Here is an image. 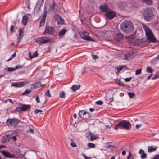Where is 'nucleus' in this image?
<instances>
[{
	"mask_svg": "<svg viewBox=\"0 0 159 159\" xmlns=\"http://www.w3.org/2000/svg\"><path fill=\"white\" fill-rule=\"evenodd\" d=\"M120 28L122 31L128 34L133 31L134 25L130 21L125 20L121 23Z\"/></svg>",
	"mask_w": 159,
	"mask_h": 159,
	"instance_id": "1",
	"label": "nucleus"
},
{
	"mask_svg": "<svg viewBox=\"0 0 159 159\" xmlns=\"http://www.w3.org/2000/svg\"><path fill=\"white\" fill-rule=\"evenodd\" d=\"M143 14L145 20L147 21H149L154 16L153 10L151 8H146L143 10Z\"/></svg>",
	"mask_w": 159,
	"mask_h": 159,
	"instance_id": "2",
	"label": "nucleus"
},
{
	"mask_svg": "<svg viewBox=\"0 0 159 159\" xmlns=\"http://www.w3.org/2000/svg\"><path fill=\"white\" fill-rule=\"evenodd\" d=\"M143 27L148 41L152 42H155L156 39L151 30L148 27L145 25L143 26Z\"/></svg>",
	"mask_w": 159,
	"mask_h": 159,
	"instance_id": "3",
	"label": "nucleus"
},
{
	"mask_svg": "<svg viewBox=\"0 0 159 159\" xmlns=\"http://www.w3.org/2000/svg\"><path fill=\"white\" fill-rule=\"evenodd\" d=\"M36 41L39 44H46L51 41V39L47 37H39L36 39Z\"/></svg>",
	"mask_w": 159,
	"mask_h": 159,
	"instance_id": "4",
	"label": "nucleus"
},
{
	"mask_svg": "<svg viewBox=\"0 0 159 159\" xmlns=\"http://www.w3.org/2000/svg\"><path fill=\"white\" fill-rule=\"evenodd\" d=\"M0 152L4 157L7 158H13L15 157L14 154L11 153L7 150H2Z\"/></svg>",
	"mask_w": 159,
	"mask_h": 159,
	"instance_id": "5",
	"label": "nucleus"
},
{
	"mask_svg": "<svg viewBox=\"0 0 159 159\" xmlns=\"http://www.w3.org/2000/svg\"><path fill=\"white\" fill-rule=\"evenodd\" d=\"M19 120L16 118L9 119L6 121L7 124L8 125H12L15 126L19 122Z\"/></svg>",
	"mask_w": 159,
	"mask_h": 159,
	"instance_id": "6",
	"label": "nucleus"
},
{
	"mask_svg": "<svg viewBox=\"0 0 159 159\" xmlns=\"http://www.w3.org/2000/svg\"><path fill=\"white\" fill-rule=\"evenodd\" d=\"M120 125L121 127L127 129H129L131 125L129 121L126 120H122L120 121Z\"/></svg>",
	"mask_w": 159,
	"mask_h": 159,
	"instance_id": "7",
	"label": "nucleus"
},
{
	"mask_svg": "<svg viewBox=\"0 0 159 159\" xmlns=\"http://www.w3.org/2000/svg\"><path fill=\"white\" fill-rule=\"evenodd\" d=\"M105 15L106 17L110 20L112 19L116 16L115 13L110 9L105 13Z\"/></svg>",
	"mask_w": 159,
	"mask_h": 159,
	"instance_id": "8",
	"label": "nucleus"
},
{
	"mask_svg": "<svg viewBox=\"0 0 159 159\" xmlns=\"http://www.w3.org/2000/svg\"><path fill=\"white\" fill-rule=\"evenodd\" d=\"M30 15V14H27L23 16L22 20V24L24 26H26L27 25L28 22L29 16Z\"/></svg>",
	"mask_w": 159,
	"mask_h": 159,
	"instance_id": "9",
	"label": "nucleus"
},
{
	"mask_svg": "<svg viewBox=\"0 0 159 159\" xmlns=\"http://www.w3.org/2000/svg\"><path fill=\"white\" fill-rule=\"evenodd\" d=\"M86 34L85 32H84L81 35V37L83 39L88 41H95L93 39H92L90 37L88 36L87 34Z\"/></svg>",
	"mask_w": 159,
	"mask_h": 159,
	"instance_id": "10",
	"label": "nucleus"
},
{
	"mask_svg": "<svg viewBox=\"0 0 159 159\" xmlns=\"http://www.w3.org/2000/svg\"><path fill=\"white\" fill-rule=\"evenodd\" d=\"M99 8L102 11L105 12V13L110 9L108 8V6L106 4L101 5Z\"/></svg>",
	"mask_w": 159,
	"mask_h": 159,
	"instance_id": "11",
	"label": "nucleus"
},
{
	"mask_svg": "<svg viewBox=\"0 0 159 159\" xmlns=\"http://www.w3.org/2000/svg\"><path fill=\"white\" fill-rule=\"evenodd\" d=\"M56 20L59 24H63L64 23V20L63 19L58 15L56 16Z\"/></svg>",
	"mask_w": 159,
	"mask_h": 159,
	"instance_id": "12",
	"label": "nucleus"
},
{
	"mask_svg": "<svg viewBox=\"0 0 159 159\" xmlns=\"http://www.w3.org/2000/svg\"><path fill=\"white\" fill-rule=\"evenodd\" d=\"M54 28L52 27H47L45 30V32L48 34H51L54 32Z\"/></svg>",
	"mask_w": 159,
	"mask_h": 159,
	"instance_id": "13",
	"label": "nucleus"
},
{
	"mask_svg": "<svg viewBox=\"0 0 159 159\" xmlns=\"http://www.w3.org/2000/svg\"><path fill=\"white\" fill-rule=\"evenodd\" d=\"M138 153L141 154L140 157L141 159H144L146 158L147 154L145 153L143 149H140Z\"/></svg>",
	"mask_w": 159,
	"mask_h": 159,
	"instance_id": "14",
	"label": "nucleus"
},
{
	"mask_svg": "<svg viewBox=\"0 0 159 159\" xmlns=\"http://www.w3.org/2000/svg\"><path fill=\"white\" fill-rule=\"evenodd\" d=\"M30 105L22 104V106L20 107V111H25L30 109Z\"/></svg>",
	"mask_w": 159,
	"mask_h": 159,
	"instance_id": "15",
	"label": "nucleus"
},
{
	"mask_svg": "<svg viewBox=\"0 0 159 159\" xmlns=\"http://www.w3.org/2000/svg\"><path fill=\"white\" fill-rule=\"evenodd\" d=\"M115 69H116V70H115V72L117 74L119 71H120L122 70L128 69L127 67L125 65H123L119 67H116Z\"/></svg>",
	"mask_w": 159,
	"mask_h": 159,
	"instance_id": "16",
	"label": "nucleus"
},
{
	"mask_svg": "<svg viewBox=\"0 0 159 159\" xmlns=\"http://www.w3.org/2000/svg\"><path fill=\"white\" fill-rule=\"evenodd\" d=\"M123 35L120 33H118L116 35L115 39L118 41H120L123 39Z\"/></svg>",
	"mask_w": 159,
	"mask_h": 159,
	"instance_id": "17",
	"label": "nucleus"
},
{
	"mask_svg": "<svg viewBox=\"0 0 159 159\" xmlns=\"http://www.w3.org/2000/svg\"><path fill=\"white\" fill-rule=\"evenodd\" d=\"M25 130L28 133L32 134L34 133V130L33 129L31 128L29 126H27L25 128Z\"/></svg>",
	"mask_w": 159,
	"mask_h": 159,
	"instance_id": "18",
	"label": "nucleus"
},
{
	"mask_svg": "<svg viewBox=\"0 0 159 159\" xmlns=\"http://www.w3.org/2000/svg\"><path fill=\"white\" fill-rule=\"evenodd\" d=\"M67 30L65 29L61 30L58 34V35L60 38H62L66 32Z\"/></svg>",
	"mask_w": 159,
	"mask_h": 159,
	"instance_id": "19",
	"label": "nucleus"
},
{
	"mask_svg": "<svg viewBox=\"0 0 159 159\" xmlns=\"http://www.w3.org/2000/svg\"><path fill=\"white\" fill-rule=\"evenodd\" d=\"M29 71V70L28 67H23L20 66V74H26Z\"/></svg>",
	"mask_w": 159,
	"mask_h": 159,
	"instance_id": "20",
	"label": "nucleus"
},
{
	"mask_svg": "<svg viewBox=\"0 0 159 159\" xmlns=\"http://www.w3.org/2000/svg\"><path fill=\"white\" fill-rule=\"evenodd\" d=\"M10 135H7L4 136L1 139V141L3 143H5L8 141L10 139Z\"/></svg>",
	"mask_w": 159,
	"mask_h": 159,
	"instance_id": "21",
	"label": "nucleus"
},
{
	"mask_svg": "<svg viewBox=\"0 0 159 159\" xmlns=\"http://www.w3.org/2000/svg\"><path fill=\"white\" fill-rule=\"evenodd\" d=\"M29 57L30 58H32L34 57H35L38 56V54L37 52V51H35L33 53V54H32V53L31 52H30L29 53Z\"/></svg>",
	"mask_w": 159,
	"mask_h": 159,
	"instance_id": "22",
	"label": "nucleus"
},
{
	"mask_svg": "<svg viewBox=\"0 0 159 159\" xmlns=\"http://www.w3.org/2000/svg\"><path fill=\"white\" fill-rule=\"evenodd\" d=\"M43 0H39L37 2V4L40 5V6L36 7L35 9H36L37 8L39 11L40 10V7H41V6L43 4Z\"/></svg>",
	"mask_w": 159,
	"mask_h": 159,
	"instance_id": "23",
	"label": "nucleus"
},
{
	"mask_svg": "<svg viewBox=\"0 0 159 159\" xmlns=\"http://www.w3.org/2000/svg\"><path fill=\"white\" fill-rule=\"evenodd\" d=\"M156 149V147L154 148L152 146H149L148 147V150L149 152L151 153L152 152L155 151Z\"/></svg>",
	"mask_w": 159,
	"mask_h": 159,
	"instance_id": "24",
	"label": "nucleus"
},
{
	"mask_svg": "<svg viewBox=\"0 0 159 159\" xmlns=\"http://www.w3.org/2000/svg\"><path fill=\"white\" fill-rule=\"evenodd\" d=\"M80 87V85H73L72 86L71 89L74 92H75L77 90L79 89Z\"/></svg>",
	"mask_w": 159,
	"mask_h": 159,
	"instance_id": "25",
	"label": "nucleus"
},
{
	"mask_svg": "<svg viewBox=\"0 0 159 159\" xmlns=\"http://www.w3.org/2000/svg\"><path fill=\"white\" fill-rule=\"evenodd\" d=\"M116 84H117L121 86H125V84L122 82H121L120 81V80L117 79L116 80Z\"/></svg>",
	"mask_w": 159,
	"mask_h": 159,
	"instance_id": "26",
	"label": "nucleus"
},
{
	"mask_svg": "<svg viewBox=\"0 0 159 159\" xmlns=\"http://www.w3.org/2000/svg\"><path fill=\"white\" fill-rule=\"evenodd\" d=\"M19 68V67L18 66H17L14 68L9 67L7 68V70L9 72H11L14 71V70H16L17 69Z\"/></svg>",
	"mask_w": 159,
	"mask_h": 159,
	"instance_id": "27",
	"label": "nucleus"
},
{
	"mask_svg": "<svg viewBox=\"0 0 159 159\" xmlns=\"http://www.w3.org/2000/svg\"><path fill=\"white\" fill-rule=\"evenodd\" d=\"M46 18L43 16L42 20L40 22V26H42L44 25L45 23Z\"/></svg>",
	"mask_w": 159,
	"mask_h": 159,
	"instance_id": "28",
	"label": "nucleus"
},
{
	"mask_svg": "<svg viewBox=\"0 0 159 159\" xmlns=\"http://www.w3.org/2000/svg\"><path fill=\"white\" fill-rule=\"evenodd\" d=\"M29 83V81L27 80H25L23 81H20V87L25 86Z\"/></svg>",
	"mask_w": 159,
	"mask_h": 159,
	"instance_id": "29",
	"label": "nucleus"
},
{
	"mask_svg": "<svg viewBox=\"0 0 159 159\" xmlns=\"http://www.w3.org/2000/svg\"><path fill=\"white\" fill-rule=\"evenodd\" d=\"M87 112L84 110H81L80 111L79 115L80 117L81 118L82 115H84L87 113Z\"/></svg>",
	"mask_w": 159,
	"mask_h": 159,
	"instance_id": "30",
	"label": "nucleus"
},
{
	"mask_svg": "<svg viewBox=\"0 0 159 159\" xmlns=\"http://www.w3.org/2000/svg\"><path fill=\"white\" fill-rule=\"evenodd\" d=\"M143 2L148 5H151L152 3V0H142Z\"/></svg>",
	"mask_w": 159,
	"mask_h": 159,
	"instance_id": "31",
	"label": "nucleus"
},
{
	"mask_svg": "<svg viewBox=\"0 0 159 159\" xmlns=\"http://www.w3.org/2000/svg\"><path fill=\"white\" fill-rule=\"evenodd\" d=\"M11 86H13L16 87H20V82H17L12 83H11Z\"/></svg>",
	"mask_w": 159,
	"mask_h": 159,
	"instance_id": "32",
	"label": "nucleus"
},
{
	"mask_svg": "<svg viewBox=\"0 0 159 159\" xmlns=\"http://www.w3.org/2000/svg\"><path fill=\"white\" fill-rule=\"evenodd\" d=\"M24 149V148H22L21 151H20V156H21L22 157L25 156L26 152V150H25Z\"/></svg>",
	"mask_w": 159,
	"mask_h": 159,
	"instance_id": "33",
	"label": "nucleus"
},
{
	"mask_svg": "<svg viewBox=\"0 0 159 159\" xmlns=\"http://www.w3.org/2000/svg\"><path fill=\"white\" fill-rule=\"evenodd\" d=\"M24 3L26 4V6L27 7L29 10H30L31 9V8L30 7V2L29 0H27L25 2H24L23 3V4Z\"/></svg>",
	"mask_w": 159,
	"mask_h": 159,
	"instance_id": "34",
	"label": "nucleus"
},
{
	"mask_svg": "<svg viewBox=\"0 0 159 159\" xmlns=\"http://www.w3.org/2000/svg\"><path fill=\"white\" fill-rule=\"evenodd\" d=\"M88 147L89 148H94L95 147V144L92 143H89L87 144Z\"/></svg>",
	"mask_w": 159,
	"mask_h": 159,
	"instance_id": "35",
	"label": "nucleus"
},
{
	"mask_svg": "<svg viewBox=\"0 0 159 159\" xmlns=\"http://www.w3.org/2000/svg\"><path fill=\"white\" fill-rule=\"evenodd\" d=\"M59 96L60 98H64L65 97V93L64 91H61L60 92Z\"/></svg>",
	"mask_w": 159,
	"mask_h": 159,
	"instance_id": "36",
	"label": "nucleus"
},
{
	"mask_svg": "<svg viewBox=\"0 0 159 159\" xmlns=\"http://www.w3.org/2000/svg\"><path fill=\"white\" fill-rule=\"evenodd\" d=\"M71 143H70V145L73 147H76L77 146V145L74 142L73 139H71Z\"/></svg>",
	"mask_w": 159,
	"mask_h": 159,
	"instance_id": "37",
	"label": "nucleus"
},
{
	"mask_svg": "<svg viewBox=\"0 0 159 159\" xmlns=\"http://www.w3.org/2000/svg\"><path fill=\"white\" fill-rule=\"evenodd\" d=\"M91 139L90 141H93L96 139L97 137L96 136L93 135L92 134L90 133Z\"/></svg>",
	"mask_w": 159,
	"mask_h": 159,
	"instance_id": "38",
	"label": "nucleus"
},
{
	"mask_svg": "<svg viewBox=\"0 0 159 159\" xmlns=\"http://www.w3.org/2000/svg\"><path fill=\"white\" fill-rule=\"evenodd\" d=\"M31 91V90H26L25 92L22 94V95H27L30 93Z\"/></svg>",
	"mask_w": 159,
	"mask_h": 159,
	"instance_id": "39",
	"label": "nucleus"
},
{
	"mask_svg": "<svg viewBox=\"0 0 159 159\" xmlns=\"http://www.w3.org/2000/svg\"><path fill=\"white\" fill-rule=\"evenodd\" d=\"M147 71L148 73H152L153 72V70L150 67H148L147 68Z\"/></svg>",
	"mask_w": 159,
	"mask_h": 159,
	"instance_id": "40",
	"label": "nucleus"
},
{
	"mask_svg": "<svg viewBox=\"0 0 159 159\" xmlns=\"http://www.w3.org/2000/svg\"><path fill=\"white\" fill-rule=\"evenodd\" d=\"M128 95L130 98H133L135 96V93H133L128 92Z\"/></svg>",
	"mask_w": 159,
	"mask_h": 159,
	"instance_id": "41",
	"label": "nucleus"
},
{
	"mask_svg": "<svg viewBox=\"0 0 159 159\" xmlns=\"http://www.w3.org/2000/svg\"><path fill=\"white\" fill-rule=\"evenodd\" d=\"M159 78V72L157 73L154 75V77L152 78V80H155Z\"/></svg>",
	"mask_w": 159,
	"mask_h": 159,
	"instance_id": "42",
	"label": "nucleus"
},
{
	"mask_svg": "<svg viewBox=\"0 0 159 159\" xmlns=\"http://www.w3.org/2000/svg\"><path fill=\"white\" fill-rule=\"evenodd\" d=\"M127 159H134L133 157L131 155V153L130 151H129V154L128 156L127 157Z\"/></svg>",
	"mask_w": 159,
	"mask_h": 159,
	"instance_id": "43",
	"label": "nucleus"
},
{
	"mask_svg": "<svg viewBox=\"0 0 159 159\" xmlns=\"http://www.w3.org/2000/svg\"><path fill=\"white\" fill-rule=\"evenodd\" d=\"M142 69H141L137 70L135 71V74L136 75H139L141 73Z\"/></svg>",
	"mask_w": 159,
	"mask_h": 159,
	"instance_id": "44",
	"label": "nucleus"
},
{
	"mask_svg": "<svg viewBox=\"0 0 159 159\" xmlns=\"http://www.w3.org/2000/svg\"><path fill=\"white\" fill-rule=\"evenodd\" d=\"M16 55V53H15V52L14 53V54H13L11 56V57H10L9 59H8V60H7L6 61H10V60H11V59H12Z\"/></svg>",
	"mask_w": 159,
	"mask_h": 159,
	"instance_id": "45",
	"label": "nucleus"
},
{
	"mask_svg": "<svg viewBox=\"0 0 159 159\" xmlns=\"http://www.w3.org/2000/svg\"><path fill=\"white\" fill-rule=\"evenodd\" d=\"M121 125H120V122H119V123L115 127V129L116 130H117L119 127H120Z\"/></svg>",
	"mask_w": 159,
	"mask_h": 159,
	"instance_id": "46",
	"label": "nucleus"
},
{
	"mask_svg": "<svg viewBox=\"0 0 159 159\" xmlns=\"http://www.w3.org/2000/svg\"><path fill=\"white\" fill-rule=\"evenodd\" d=\"M43 112V111L41 110H39L36 109L34 111V112L35 113L37 114L39 112Z\"/></svg>",
	"mask_w": 159,
	"mask_h": 159,
	"instance_id": "47",
	"label": "nucleus"
},
{
	"mask_svg": "<svg viewBox=\"0 0 159 159\" xmlns=\"http://www.w3.org/2000/svg\"><path fill=\"white\" fill-rule=\"evenodd\" d=\"M10 139H13V140H16V138L15 136L14 135L12 136L11 135H10Z\"/></svg>",
	"mask_w": 159,
	"mask_h": 159,
	"instance_id": "48",
	"label": "nucleus"
},
{
	"mask_svg": "<svg viewBox=\"0 0 159 159\" xmlns=\"http://www.w3.org/2000/svg\"><path fill=\"white\" fill-rule=\"evenodd\" d=\"M107 148H108L111 150H113L114 148V147L112 145H109L107 146Z\"/></svg>",
	"mask_w": 159,
	"mask_h": 159,
	"instance_id": "49",
	"label": "nucleus"
},
{
	"mask_svg": "<svg viewBox=\"0 0 159 159\" xmlns=\"http://www.w3.org/2000/svg\"><path fill=\"white\" fill-rule=\"evenodd\" d=\"M35 100L37 103H39L40 102V100L38 96H35Z\"/></svg>",
	"mask_w": 159,
	"mask_h": 159,
	"instance_id": "50",
	"label": "nucleus"
},
{
	"mask_svg": "<svg viewBox=\"0 0 159 159\" xmlns=\"http://www.w3.org/2000/svg\"><path fill=\"white\" fill-rule=\"evenodd\" d=\"M96 103L98 105H101L103 103V102L101 101H98L96 102Z\"/></svg>",
	"mask_w": 159,
	"mask_h": 159,
	"instance_id": "51",
	"label": "nucleus"
},
{
	"mask_svg": "<svg viewBox=\"0 0 159 159\" xmlns=\"http://www.w3.org/2000/svg\"><path fill=\"white\" fill-rule=\"evenodd\" d=\"M46 95L47 96H48L49 97H51V95L50 94L49 90H48L47 91L46 93Z\"/></svg>",
	"mask_w": 159,
	"mask_h": 159,
	"instance_id": "52",
	"label": "nucleus"
},
{
	"mask_svg": "<svg viewBox=\"0 0 159 159\" xmlns=\"http://www.w3.org/2000/svg\"><path fill=\"white\" fill-rule=\"evenodd\" d=\"M14 26L13 25H11L10 28V30L11 33L13 31L14 29Z\"/></svg>",
	"mask_w": 159,
	"mask_h": 159,
	"instance_id": "53",
	"label": "nucleus"
},
{
	"mask_svg": "<svg viewBox=\"0 0 159 159\" xmlns=\"http://www.w3.org/2000/svg\"><path fill=\"white\" fill-rule=\"evenodd\" d=\"M82 155L84 157V158L85 159H92L90 157H88L86 156L85 154H82Z\"/></svg>",
	"mask_w": 159,
	"mask_h": 159,
	"instance_id": "54",
	"label": "nucleus"
},
{
	"mask_svg": "<svg viewBox=\"0 0 159 159\" xmlns=\"http://www.w3.org/2000/svg\"><path fill=\"white\" fill-rule=\"evenodd\" d=\"M92 57L93 59H98V56L96 55H92Z\"/></svg>",
	"mask_w": 159,
	"mask_h": 159,
	"instance_id": "55",
	"label": "nucleus"
},
{
	"mask_svg": "<svg viewBox=\"0 0 159 159\" xmlns=\"http://www.w3.org/2000/svg\"><path fill=\"white\" fill-rule=\"evenodd\" d=\"M56 5V3L54 2V1L53 2V5L52 6L50 7V8L52 10H53L54 9V6Z\"/></svg>",
	"mask_w": 159,
	"mask_h": 159,
	"instance_id": "56",
	"label": "nucleus"
},
{
	"mask_svg": "<svg viewBox=\"0 0 159 159\" xmlns=\"http://www.w3.org/2000/svg\"><path fill=\"white\" fill-rule=\"evenodd\" d=\"M131 80V78L129 77L128 78H126L125 79V80L126 82H129Z\"/></svg>",
	"mask_w": 159,
	"mask_h": 159,
	"instance_id": "57",
	"label": "nucleus"
},
{
	"mask_svg": "<svg viewBox=\"0 0 159 159\" xmlns=\"http://www.w3.org/2000/svg\"><path fill=\"white\" fill-rule=\"evenodd\" d=\"M130 57V55L128 54V56L127 55H125L124 56V58L125 60H127L128 59V57Z\"/></svg>",
	"mask_w": 159,
	"mask_h": 159,
	"instance_id": "58",
	"label": "nucleus"
},
{
	"mask_svg": "<svg viewBox=\"0 0 159 159\" xmlns=\"http://www.w3.org/2000/svg\"><path fill=\"white\" fill-rule=\"evenodd\" d=\"M141 126H142V125L141 124L137 125L135 126V128L136 129H139V128H140Z\"/></svg>",
	"mask_w": 159,
	"mask_h": 159,
	"instance_id": "59",
	"label": "nucleus"
},
{
	"mask_svg": "<svg viewBox=\"0 0 159 159\" xmlns=\"http://www.w3.org/2000/svg\"><path fill=\"white\" fill-rule=\"evenodd\" d=\"M159 159V154L157 155L154 157L152 159Z\"/></svg>",
	"mask_w": 159,
	"mask_h": 159,
	"instance_id": "60",
	"label": "nucleus"
},
{
	"mask_svg": "<svg viewBox=\"0 0 159 159\" xmlns=\"http://www.w3.org/2000/svg\"><path fill=\"white\" fill-rule=\"evenodd\" d=\"M111 128V126L109 125H106L105 126V129H110Z\"/></svg>",
	"mask_w": 159,
	"mask_h": 159,
	"instance_id": "61",
	"label": "nucleus"
},
{
	"mask_svg": "<svg viewBox=\"0 0 159 159\" xmlns=\"http://www.w3.org/2000/svg\"><path fill=\"white\" fill-rule=\"evenodd\" d=\"M44 13L47 14V11L46 10V7H44Z\"/></svg>",
	"mask_w": 159,
	"mask_h": 159,
	"instance_id": "62",
	"label": "nucleus"
},
{
	"mask_svg": "<svg viewBox=\"0 0 159 159\" xmlns=\"http://www.w3.org/2000/svg\"><path fill=\"white\" fill-rule=\"evenodd\" d=\"M152 76V73H151V74H150L148 77V79H149L151 78Z\"/></svg>",
	"mask_w": 159,
	"mask_h": 159,
	"instance_id": "63",
	"label": "nucleus"
},
{
	"mask_svg": "<svg viewBox=\"0 0 159 159\" xmlns=\"http://www.w3.org/2000/svg\"><path fill=\"white\" fill-rule=\"evenodd\" d=\"M6 146L4 145H0V150L2 149L3 148H5Z\"/></svg>",
	"mask_w": 159,
	"mask_h": 159,
	"instance_id": "64",
	"label": "nucleus"
}]
</instances>
